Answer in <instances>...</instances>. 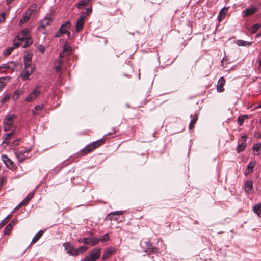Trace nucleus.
Returning a JSON list of instances; mask_svg holds the SVG:
<instances>
[{"label": "nucleus", "instance_id": "nucleus-1", "mask_svg": "<svg viewBox=\"0 0 261 261\" xmlns=\"http://www.w3.org/2000/svg\"><path fill=\"white\" fill-rule=\"evenodd\" d=\"M63 50L60 53L59 58L54 62V69L56 73L59 75L62 74V70L63 67L64 59L63 58L65 55V44L63 45Z\"/></svg>", "mask_w": 261, "mask_h": 261}, {"label": "nucleus", "instance_id": "nucleus-2", "mask_svg": "<svg viewBox=\"0 0 261 261\" xmlns=\"http://www.w3.org/2000/svg\"><path fill=\"white\" fill-rule=\"evenodd\" d=\"M100 249L95 248L89 252L88 256H86L84 261H96L100 257Z\"/></svg>", "mask_w": 261, "mask_h": 261}, {"label": "nucleus", "instance_id": "nucleus-3", "mask_svg": "<svg viewBox=\"0 0 261 261\" xmlns=\"http://www.w3.org/2000/svg\"><path fill=\"white\" fill-rule=\"evenodd\" d=\"M37 8L36 4H33L31 6V8L27 9L23 15V17L19 21V24L21 25L24 23L27 22L30 19V16L35 11V9Z\"/></svg>", "mask_w": 261, "mask_h": 261}, {"label": "nucleus", "instance_id": "nucleus-4", "mask_svg": "<svg viewBox=\"0 0 261 261\" xmlns=\"http://www.w3.org/2000/svg\"><path fill=\"white\" fill-rule=\"evenodd\" d=\"M16 118L15 115L8 114L4 119V129L5 131L9 130L13 124V120Z\"/></svg>", "mask_w": 261, "mask_h": 261}, {"label": "nucleus", "instance_id": "nucleus-5", "mask_svg": "<svg viewBox=\"0 0 261 261\" xmlns=\"http://www.w3.org/2000/svg\"><path fill=\"white\" fill-rule=\"evenodd\" d=\"M104 140L102 138L93 142L91 144L87 145L82 151L83 154H86L92 151L94 149L98 147L99 145L103 143Z\"/></svg>", "mask_w": 261, "mask_h": 261}, {"label": "nucleus", "instance_id": "nucleus-6", "mask_svg": "<svg viewBox=\"0 0 261 261\" xmlns=\"http://www.w3.org/2000/svg\"><path fill=\"white\" fill-rule=\"evenodd\" d=\"M31 148H24L15 152V154L19 162H23L25 159L29 158V153Z\"/></svg>", "mask_w": 261, "mask_h": 261}, {"label": "nucleus", "instance_id": "nucleus-7", "mask_svg": "<svg viewBox=\"0 0 261 261\" xmlns=\"http://www.w3.org/2000/svg\"><path fill=\"white\" fill-rule=\"evenodd\" d=\"M53 17L51 15L47 14L43 19L40 20V25L38 29L41 30L42 28H45L46 26L49 25L53 21Z\"/></svg>", "mask_w": 261, "mask_h": 261}, {"label": "nucleus", "instance_id": "nucleus-8", "mask_svg": "<svg viewBox=\"0 0 261 261\" xmlns=\"http://www.w3.org/2000/svg\"><path fill=\"white\" fill-rule=\"evenodd\" d=\"M39 86H37L34 90L31 92L29 95L25 98V100L27 102H31L35 99V98L40 94V92L39 90Z\"/></svg>", "mask_w": 261, "mask_h": 261}, {"label": "nucleus", "instance_id": "nucleus-9", "mask_svg": "<svg viewBox=\"0 0 261 261\" xmlns=\"http://www.w3.org/2000/svg\"><path fill=\"white\" fill-rule=\"evenodd\" d=\"M247 139V136L246 135H243L241 137V143L238 144L237 146V151L238 153H240L241 152L245 150L246 147V140Z\"/></svg>", "mask_w": 261, "mask_h": 261}, {"label": "nucleus", "instance_id": "nucleus-10", "mask_svg": "<svg viewBox=\"0 0 261 261\" xmlns=\"http://www.w3.org/2000/svg\"><path fill=\"white\" fill-rule=\"evenodd\" d=\"M19 66V62L11 61L3 64L1 68H8L11 70H14L16 67Z\"/></svg>", "mask_w": 261, "mask_h": 261}, {"label": "nucleus", "instance_id": "nucleus-11", "mask_svg": "<svg viewBox=\"0 0 261 261\" xmlns=\"http://www.w3.org/2000/svg\"><path fill=\"white\" fill-rule=\"evenodd\" d=\"M34 70V67H31V68L30 70L24 69L21 73V77L23 80H27L28 79H29L30 75H31L33 73Z\"/></svg>", "mask_w": 261, "mask_h": 261}, {"label": "nucleus", "instance_id": "nucleus-12", "mask_svg": "<svg viewBox=\"0 0 261 261\" xmlns=\"http://www.w3.org/2000/svg\"><path fill=\"white\" fill-rule=\"evenodd\" d=\"M257 8L253 6L250 7L245 9L242 12L243 14V17L249 16L254 14L257 11Z\"/></svg>", "mask_w": 261, "mask_h": 261}, {"label": "nucleus", "instance_id": "nucleus-13", "mask_svg": "<svg viewBox=\"0 0 261 261\" xmlns=\"http://www.w3.org/2000/svg\"><path fill=\"white\" fill-rule=\"evenodd\" d=\"M116 249L114 247H109L105 250L102 256L103 260L109 258L113 253L116 251Z\"/></svg>", "mask_w": 261, "mask_h": 261}, {"label": "nucleus", "instance_id": "nucleus-14", "mask_svg": "<svg viewBox=\"0 0 261 261\" xmlns=\"http://www.w3.org/2000/svg\"><path fill=\"white\" fill-rule=\"evenodd\" d=\"M29 31L28 29H24L23 30H22L17 36V38H18V41H19L18 42L20 43L21 40L24 39V38H28L29 37Z\"/></svg>", "mask_w": 261, "mask_h": 261}, {"label": "nucleus", "instance_id": "nucleus-15", "mask_svg": "<svg viewBox=\"0 0 261 261\" xmlns=\"http://www.w3.org/2000/svg\"><path fill=\"white\" fill-rule=\"evenodd\" d=\"M85 16H81L77 20L76 22V30L77 32H80L83 27L84 24Z\"/></svg>", "mask_w": 261, "mask_h": 261}, {"label": "nucleus", "instance_id": "nucleus-16", "mask_svg": "<svg viewBox=\"0 0 261 261\" xmlns=\"http://www.w3.org/2000/svg\"><path fill=\"white\" fill-rule=\"evenodd\" d=\"M225 80L224 77H221L218 81L217 85V90L219 92H222L224 91L223 86L225 85Z\"/></svg>", "mask_w": 261, "mask_h": 261}, {"label": "nucleus", "instance_id": "nucleus-17", "mask_svg": "<svg viewBox=\"0 0 261 261\" xmlns=\"http://www.w3.org/2000/svg\"><path fill=\"white\" fill-rule=\"evenodd\" d=\"M20 44V43L19 42H15L14 43V47H8L6 49H5L4 52H3V54L5 56H7L8 55H9L11 53L12 51L16 48V47H18Z\"/></svg>", "mask_w": 261, "mask_h": 261}, {"label": "nucleus", "instance_id": "nucleus-18", "mask_svg": "<svg viewBox=\"0 0 261 261\" xmlns=\"http://www.w3.org/2000/svg\"><path fill=\"white\" fill-rule=\"evenodd\" d=\"M68 243L66 242V253L71 256H76L79 254V252L77 248H68L67 247Z\"/></svg>", "mask_w": 261, "mask_h": 261}, {"label": "nucleus", "instance_id": "nucleus-19", "mask_svg": "<svg viewBox=\"0 0 261 261\" xmlns=\"http://www.w3.org/2000/svg\"><path fill=\"white\" fill-rule=\"evenodd\" d=\"M253 188V182L250 180L246 181L244 185V189L248 193H251Z\"/></svg>", "mask_w": 261, "mask_h": 261}, {"label": "nucleus", "instance_id": "nucleus-20", "mask_svg": "<svg viewBox=\"0 0 261 261\" xmlns=\"http://www.w3.org/2000/svg\"><path fill=\"white\" fill-rule=\"evenodd\" d=\"M255 161H251L250 162L247 167L246 172H245V174H250L252 172L253 168L256 165Z\"/></svg>", "mask_w": 261, "mask_h": 261}, {"label": "nucleus", "instance_id": "nucleus-21", "mask_svg": "<svg viewBox=\"0 0 261 261\" xmlns=\"http://www.w3.org/2000/svg\"><path fill=\"white\" fill-rule=\"evenodd\" d=\"M252 210L258 217H260L261 214V203H258L254 205L252 207Z\"/></svg>", "mask_w": 261, "mask_h": 261}, {"label": "nucleus", "instance_id": "nucleus-22", "mask_svg": "<svg viewBox=\"0 0 261 261\" xmlns=\"http://www.w3.org/2000/svg\"><path fill=\"white\" fill-rule=\"evenodd\" d=\"M65 33V23H63L55 35L56 37H59Z\"/></svg>", "mask_w": 261, "mask_h": 261}, {"label": "nucleus", "instance_id": "nucleus-23", "mask_svg": "<svg viewBox=\"0 0 261 261\" xmlns=\"http://www.w3.org/2000/svg\"><path fill=\"white\" fill-rule=\"evenodd\" d=\"M227 12V9L225 8H222L219 12L218 16V19L219 22L221 21L225 17Z\"/></svg>", "mask_w": 261, "mask_h": 261}, {"label": "nucleus", "instance_id": "nucleus-24", "mask_svg": "<svg viewBox=\"0 0 261 261\" xmlns=\"http://www.w3.org/2000/svg\"><path fill=\"white\" fill-rule=\"evenodd\" d=\"M2 159L4 163L8 167L12 165L13 162L7 155H3Z\"/></svg>", "mask_w": 261, "mask_h": 261}, {"label": "nucleus", "instance_id": "nucleus-25", "mask_svg": "<svg viewBox=\"0 0 261 261\" xmlns=\"http://www.w3.org/2000/svg\"><path fill=\"white\" fill-rule=\"evenodd\" d=\"M20 41L24 42V44H23V48H26L29 46L32 43V40L30 37L27 38H24V39L21 40Z\"/></svg>", "mask_w": 261, "mask_h": 261}, {"label": "nucleus", "instance_id": "nucleus-26", "mask_svg": "<svg viewBox=\"0 0 261 261\" xmlns=\"http://www.w3.org/2000/svg\"><path fill=\"white\" fill-rule=\"evenodd\" d=\"M261 148V143H257L254 144L252 146V149L254 152H256L257 155H259L260 154L259 151L260 150Z\"/></svg>", "mask_w": 261, "mask_h": 261}, {"label": "nucleus", "instance_id": "nucleus-27", "mask_svg": "<svg viewBox=\"0 0 261 261\" xmlns=\"http://www.w3.org/2000/svg\"><path fill=\"white\" fill-rule=\"evenodd\" d=\"M236 43L239 46H250L251 44L250 42H247L243 40H238Z\"/></svg>", "mask_w": 261, "mask_h": 261}, {"label": "nucleus", "instance_id": "nucleus-28", "mask_svg": "<svg viewBox=\"0 0 261 261\" xmlns=\"http://www.w3.org/2000/svg\"><path fill=\"white\" fill-rule=\"evenodd\" d=\"M198 118V114L197 113H195L193 116V118L191 119L190 123L189 124V128L192 129L195 124L196 123L197 120Z\"/></svg>", "mask_w": 261, "mask_h": 261}, {"label": "nucleus", "instance_id": "nucleus-29", "mask_svg": "<svg viewBox=\"0 0 261 261\" xmlns=\"http://www.w3.org/2000/svg\"><path fill=\"white\" fill-rule=\"evenodd\" d=\"M248 118V116L247 115H241L240 116H239V117L238 118V124L239 125V126H241L243 123H244V120L245 119L247 118Z\"/></svg>", "mask_w": 261, "mask_h": 261}, {"label": "nucleus", "instance_id": "nucleus-30", "mask_svg": "<svg viewBox=\"0 0 261 261\" xmlns=\"http://www.w3.org/2000/svg\"><path fill=\"white\" fill-rule=\"evenodd\" d=\"M91 0H81L77 4V7L79 9L82 8L84 6L89 4Z\"/></svg>", "mask_w": 261, "mask_h": 261}, {"label": "nucleus", "instance_id": "nucleus-31", "mask_svg": "<svg viewBox=\"0 0 261 261\" xmlns=\"http://www.w3.org/2000/svg\"><path fill=\"white\" fill-rule=\"evenodd\" d=\"M43 231L42 230H40L39 231H38L36 235L33 238L32 240V243H34L37 241L43 235Z\"/></svg>", "mask_w": 261, "mask_h": 261}, {"label": "nucleus", "instance_id": "nucleus-32", "mask_svg": "<svg viewBox=\"0 0 261 261\" xmlns=\"http://www.w3.org/2000/svg\"><path fill=\"white\" fill-rule=\"evenodd\" d=\"M14 130H13L10 133L5 134L4 136V140L3 141V143H6L7 144H8V142L7 141L11 138V137L14 134Z\"/></svg>", "mask_w": 261, "mask_h": 261}, {"label": "nucleus", "instance_id": "nucleus-33", "mask_svg": "<svg viewBox=\"0 0 261 261\" xmlns=\"http://www.w3.org/2000/svg\"><path fill=\"white\" fill-rule=\"evenodd\" d=\"M90 244L92 246H94L98 243L100 241V239L97 238H90Z\"/></svg>", "mask_w": 261, "mask_h": 261}, {"label": "nucleus", "instance_id": "nucleus-34", "mask_svg": "<svg viewBox=\"0 0 261 261\" xmlns=\"http://www.w3.org/2000/svg\"><path fill=\"white\" fill-rule=\"evenodd\" d=\"M261 27L260 24L256 23L253 25H252L251 28V32L255 33L258 29H259Z\"/></svg>", "mask_w": 261, "mask_h": 261}, {"label": "nucleus", "instance_id": "nucleus-35", "mask_svg": "<svg viewBox=\"0 0 261 261\" xmlns=\"http://www.w3.org/2000/svg\"><path fill=\"white\" fill-rule=\"evenodd\" d=\"M12 229V227L10 226V225H7L4 229L5 234L9 235Z\"/></svg>", "mask_w": 261, "mask_h": 261}, {"label": "nucleus", "instance_id": "nucleus-36", "mask_svg": "<svg viewBox=\"0 0 261 261\" xmlns=\"http://www.w3.org/2000/svg\"><path fill=\"white\" fill-rule=\"evenodd\" d=\"M79 241L81 242H82L83 243L85 244H90L91 240H90V238H84L81 239L79 240Z\"/></svg>", "mask_w": 261, "mask_h": 261}, {"label": "nucleus", "instance_id": "nucleus-37", "mask_svg": "<svg viewBox=\"0 0 261 261\" xmlns=\"http://www.w3.org/2000/svg\"><path fill=\"white\" fill-rule=\"evenodd\" d=\"M92 12V8H89L88 9H86L85 12H83L82 13V14L81 16H85V18L87 16L89 15Z\"/></svg>", "mask_w": 261, "mask_h": 261}, {"label": "nucleus", "instance_id": "nucleus-38", "mask_svg": "<svg viewBox=\"0 0 261 261\" xmlns=\"http://www.w3.org/2000/svg\"><path fill=\"white\" fill-rule=\"evenodd\" d=\"M77 249L79 252V254H82L87 249V247L85 246H81L77 248Z\"/></svg>", "mask_w": 261, "mask_h": 261}, {"label": "nucleus", "instance_id": "nucleus-39", "mask_svg": "<svg viewBox=\"0 0 261 261\" xmlns=\"http://www.w3.org/2000/svg\"><path fill=\"white\" fill-rule=\"evenodd\" d=\"M34 195V192H33L28 194V195L27 196V197L24 198V200H25V201H27V202H29L31 200V199L33 197Z\"/></svg>", "mask_w": 261, "mask_h": 261}, {"label": "nucleus", "instance_id": "nucleus-40", "mask_svg": "<svg viewBox=\"0 0 261 261\" xmlns=\"http://www.w3.org/2000/svg\"><path fill=\"white\" fill-rule=\"evenodd\" d=\"M109 240V237L108 233L104 234L101 239H100V241L102 242H105L108 241Z\"/></svg>", "mask_w": 261, "mask_h": 261}, {"label": "nucleus", "instance_id": "nucleus-41", "mask_svg": "<svg viewBox=\"0 0 261 261\" xmlns=\"http://www.w3.org/2000/svg\"><path fill=\"white\" fill-rule=\"evenodd\" d=\"M10 98V95H9V94H6V95H5L4 97H3L1 99V102L2 103H4L5 102H6Z\"/></svg>", "mask_w": 261, "mask_h": 261}, {"label": "nucleus", "instance_id": "nucleus-42", "mask_svg": "<svg viewBox=\"0 0 261 261\" xmlns=\"http://www.w3.org/2000/svg\"><path fill=\"white\" fill-rule=\"evenodd\" d=\"M123 214V211H114L113 212L110 213L109 214V216L110 215H121Z\"/></svg>", "mask_w": 261, "mask_h": 261}, {"label": "nucleus", "instance_id": "nucleus-43", "mask_svg": "<svg viewBox=\"0 0 261 261\" xmlns=\"http://www.w3.org/2000/svg\"><path fill=\"white\" fill-rule=\"evenodd\" d=\"M32 56L30 54H28L24 57V62H32L31 61Z\"/></svg>", "mask_w": 261, "mask_h": 261}, {"label": "nucleus", "instance_id": "nucleus-44", "mask_svg": "<svg viewBox=\"0 0 261 261\" xmlns=\"http://www.w3.org/2000/svg\"><path fill=\"white\" fill-rule=\"evenodd\" d=\"M25 69H29L30 68L33 67L32 66V62H24Z\"/></svg>", "mask_w": 261, "mask_h": 261}, {"label": "nucleus", "instance_id": "nucleus-45", "mask_svg": "<svg viewBox=\"0 0 261 261\" xmlns=\"http://www.w3.org/2000/svg\"><path fill=\"white\" fill-rule=\"evenodd\" d=\"M43 107H44V106L43 104L38 105L36 106V107H35V109L36 111H40L43 108Z\"/></svg>", "mask_w": 261, "mask_h": 261}, {"label": "nucleus", "instance_id": "nucleus-46", "mask_svg": "<svg viewBox=\"0 0 261 261\" xmlns=\"http://www.w3.org/2000/svg\"><path fill=\"white\" fill-rule=\"evenodd\" d=\"M6 83L0 79V91L5 87Z\"/></svg>", "mask_w": 261, "mask_h": 261}, {"label": "nucleus", "instance_id": "nucleus-47", "mask_svg": "<svg viewBox=\"0 0 261 261\" xmlns=\"http://www.w3.org/2000/svg\"><path fill=\"white\" fill-rule=\"evenodd\" d=\"M5 20V14L4 13L0 14V23Z\"/></svg>", "mask_w": 261, "mask_h": 261}, {"label": "nucleus", "instance_id": "nucleus-48", "mask_svg": "<svg viewBox=\"0 0 261 261\" xmlns=\"http://www.w3.org/2000/svg\"><path fill=\"white\" fill-rule=\"evenodd\" d=\"M21 139L20 138H19V139H17L15 140H14L13 142H12V145L13 146H16L17 145H18L19 144V141H20Z\"/></svg>", "mask_w": 261, "mask_h": 261}, {"label": "nucleus", "instance_id": "nucleus-49", "mask_svg": "<svg viewBox=\"0 0 261 261\" xmlns=\"http://www.w3.org/2000/svg\"><path fill=\"white\" fill-rule=\"evenodd\" d=\"M147 245L148 247V249L151 250L152 252H154V248L152 247V245L151 243L147 242Z\"/></svg>", "mask_w": 261, "mask_h": 261}, {"label": "nucleus", "instance_id": "nucleus-50", "mask_svg": "<svg viewBox=\"0 0 261 261\" xmlns=\"http://www.w3.org/2000/svg\"><path fill=\"white\" fill-rule=\"evenodd\" d=\"M20 92L18 91H16L15 93H14V95L13 97V99H17V98L18 97L19 95H20Z\"/></svg>", "mask_w": 261, "mask_h": 261}, {"label": "nucleus", "instance_id": "nucleus-51", "mask_svg": "<svg viewBox=\"0 0 261 261\" xmlns=\"http://www.w3.org/2000/svg\"><path fill=\"white\" fill-rule=\"evenodd\" d=\"M38 49L41 53H44L45 50V47L43 45H40L39 46Z\"/></svg>", "mask_w": 261, "mask_h": 261}, {"label": "nucleus", "instance_id": "nucleus-52", "mask_svg": "<svg viewBox=\"0 0 261 261\" xmlns=\"http://www.w3.org/2000/svg\"><path fill=\"white\" fill-rule=\"evenodd\" d=\"M72 50V47L66 43V53L70 52Z\"/></svg>", "mask_w": 261, "mask_h": 261}, {"label": "nucleus", "instance_id": "nucleus-53", "mask_svg": "<svg viewBox=\"0 0 261 261\" xmlns=\"http://www.w3.org/2000/svg\"><path fill=\"white\" fill-rule=\"evenodd\" d=\"M17 222V220L15 219L13 220L8 225H10L13 228V226H14Z\"/></svg>", "mask_w": 261, "mask_h": 261}, {"label": "nucleus", "instance_id": "nucleus-54", "mask_svg": "<svg viewBox=\"0 0 261 261\" xmlns=\"http://www.w3.org/2000/svg\"><path fill=\"white\" fill-rule=\"evenodd\" d=\"M5 178H2L0 179V189H1V188L2 187L4 182H5Z\"/></svg>", "mask_w": 261, "mask_h": 261}, {"label": "nucleus", "instance_id": "nucleus-55", "mask_svg": "<svg viewBox=\"0 0 261 261\" xmlns=\"http://www.w3.org/2000/svg\"><path fill=\"white\" fill-rule=\"evenodd\" d=\"M9 216H8L7 217L4 219L1 222H3V223H5V224H6L9 221Z\"/></svg>", "mask_w": 261, "mask_h": 261}, {"label": "nucleus", "instance_id": "nucleus-56", "mask_svg": "<svg viewBox=\"0 0 261 261\" xmlns=\"http://www.w3.org/2000/svg\"><path fill=\"white\" fill-rule=\"evenodd\" d=\"M111 216V215L109 216V215H108V216L107 217V218L108 219L110 220H112V219H114L115 220H117V218H113V217H112Z\"/></svg>", "mask_w": 261, "mask_h": 261}, {"label": "nucleus", "instance_id": "nucleus-57", "mask_svg": "<svg viewBox=\"0 0 261 261\" xmlns=\"http://www.w3.org/2000/svg\"><path fill=\"white\" fill-rule=\"evenodd\" d=\"M21 202L24 206L27 205L28 203V202H27V201H25V200H24V199L21 201Z\"/></svg>", "mask_w": 261, "mask_h": 261}, {"label": "nucleus", "instance_id": "nucleus-58", "mask_svg": "<svg viewBox=\"0 0 261 261\" xmlns=\"http://www.w3.org/2000/svg\"><path fill=\"white\" fill-rule=\"evenodd\" d=\"M23 206H24V205H23V204H22V202H20V203L17 205V206L16 207V208H18V207H20Z\"/></svg>", "mask_w": 261, "mask_h": 261}, {"label": "nucleus", "instance_id": "nucleus-59", "mask_svg": "<svg viewBox=\"0 0 261 261\" xmlns=\"http://www.w3.org/2000/svg\"><path fill=\"white\" fill-rule=\"evenodd\" d=\"M116 133V130L115 129H113L112 132H109L107 134V135H111V134H115Z\"/></svg>", "mask_w": 261, "mask_h": 261}, {"label": "nucleus", "instance_id": "nucleus-60", "mask_svg": "<svg viewBox=\"0 0 261 261\" xmlns=\"http://www.w3.org/2000/svg\"><path fill=\"white\" fill-rule=\"evenodd\" d=\"M66 29L69 28V27L70 26V23L69 22L66 21Z\"/></svg>", "mask_w": 261, "mask_h": 261}, {"label": "nucleus", "instance_id": "nucleus-61", "mask_svg": "<svg viewBox=\"0 0 261 261\" xmlns=\"http://www.w3.org/2000/svg\"><path fill=\"white\" fill-rule=\"evenodd\" d=\"M5 225V223H3V222H0V229L2 228Z\"/></svg>", "mask_w": 261, "mask_h": 261}, {"label": "nucleus", "instance_id": "nucleus-62", "mask_svg": "<svg viewBox=\"0 0 261 261\" xmlns=\"http://www.w3.org/2000/svg\"><path fill=\"white\" fill-rule=\"evenodd\" d=\"M66 36H67L68 37L70 36V32L69 31H68L67 30H66Z\"/></svg>", "mask_w": 261, "mask_h": 261}, {"label": "nucleus", "instance_id": "nucleus-63", "mask_svg": "<svg viewBox=\"0 0 261 261\" xmlns=\"http://www.w3.org/2000/svg\"><path fill=\"white\" fill-rule=\"evenodd\" d=\"M14 0H7V4L11 3Z\"/></svg>", "mask_w": 261, "mask_h": 261}, {"label": "nucleus", "instance_id": "nucleus-64", "mask_svg": "<svg viewBox=\"0 0 261 261\" xmlns=\"http://www.w3.org/2000/svg\"><path fill=\"white\" fill-rule=\"evenodd\" d=\"M259 67H261V59L259 61Z\"/></svg>", "mask_w": 261, "mask_h": 261}]
</instances>
